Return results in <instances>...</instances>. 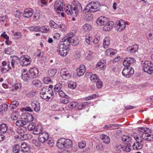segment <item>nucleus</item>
<instances>
[{
  "mask_svg": "<svg viewBox=\"0 0 153 153\" xmlns=\"http://www.w3.org/2000/svg\"><path fill=\"white\" fill-rule=\"evenodd\" d=\"M121 140L123 142L127 145V146H124L120 144L117 146L115 148L117 151L120 152L125 150L126 152H130L131 150L130 147L131 146V137L128 135H124L122 137Z\"/></svg>",
  "mask_w": 153,
  "mask_h": 153,
  "instance_id": "nucleus-1",
  "label": "nucleus"
},
{
  "mask_svg": "<svg viewBox=\"0 0 153 153\" xmlns=\"http://www.w3.org/2000/svg\"><path fill=\"white\" fill-rule=\"evenodd\" d=\"M62 41L68 47L70 44L73 46H77L79 42L77 37L74 36L73 33L67 34L62 39Z\"/></svg>",
  "mask_w": 153,
  "mask_h": 153,
  "instance_id": "nucleus-2",
  "label": "nucleus"
},
{
  "mask_svg": "<svg viewBox=\"0 0 153 153\" xmlns=\"http://www.w3.org/2000/svg\"><path fill=\"white\" fill-rule=\"evenodd\" d=\"M138 131L140 137L144 140L148 141L153 140V135L148 134L150 130L148 128L140 127L138 128Z\"/></svg>",
  "mask_w": 153,
  "mask_h": 153,
  "instance_id": "nucleus-3",
  "label": "nucleus"
},
{
  "mask_svg": "<svg viewBox=\"0 0 153 153\" xmlns=\"http://www.w3.org/2000/svg\"><path fill=\"white\" fill-rule=\"evenodd\" d=\"M69 51V47L63 41L59 43L57 48V52L62 56H66Z\"/></svg>",
  "mask_w": 153,
  "mask_h": 153,
  "instance_id": "nucleus-4",
  "label": "nucleus"
},
{
  "mask_svg": "<svg viewBox=\"0 0 153 153\" xmlns=\"http://www.w3.org/2000/svg\"><path fill=\"white\" fill-rule=\"evenodd\" d=\"M53 94V91L48 89L47 87H44L42 88L40 94L41 97L47 101H49V100L52 99V96Z\"/></svg>",
  "mask_w": 153,
  "mask_h": 153,
  "instance_id": "nucleus-5",
  "label": "nucleus"
},
{
  "mask_svg": "<svg viewBox=\"0 0 153 153\" xmlns=\"http://www.w3.org/2000/svg\"><path fill=\"white\" fill-rule=\"evenodd\" d=\"M99 4L94 1L89 2L86 6L84 11L86 12H94L98 11L99 10Z\"/></svg>",
  "mask_w": 153,
  "mask_h": 153,
  "instance_id": "nucleus-6",
  "label": "nucleus"
},
{
  "mask_svg": "<svg viewBox=\"0 0 153 153\" xmlns=\"http://www.w3.org/2000/svg\"><path fill=\"white\" fill-rule=\"evenodd\" d=\"M143 70L144 72L151 74L152 72L153 64L150 61H142L141 62Z\"/></svg>",
  "mask_w": 153,
  "mask_h": 153,
  "instance_id": "nucleus-7",
  "label": "nucleus"
},
{
  "mask_svg": "<svg viewBox=\"0 0 153 153\" xmlns=\"http://www.w3.org/2000/svg\"><path fill=\"white\" fill-rule=\"evenodd\" d=\"M32 61L31 58L28 56L25 55H22L20 58V65L22 66H25L29 65Z\"/></svg>",
  "mask_w": 153,
  "mask_h": 153,
  "instance_id": "nucleus-8",
  "label": "nucleus"
},
{
  "mask_svg": "<svg viewBox=\"0 0 153 153\" xmlns=\"http://www.w3.org/2000/svg\"><path fill=\"white\" fill-rule=\"evenodd\" d=\"M134 69L130 66L125 67L123 69L122 74L123 76L126 78H129L134 74Z\"/></svg>",
  "mask_w": 153,
  "mask_h": 153,
  "instance_id": "nucleus-9",
  "label": "nucleus"
},
{
  "mask_svg": "<svg viewBox=\"0 0 153 153\" xmlns=\"http://www.w3.org/2000/svg\"><path fill=\"white\" fill-rule=\"evenodd\" d=\"M64 10L68 15H71L73 17L77 16V12H74L73 6L71 4H66L65 5Z\"/></svg>",
  "mask_w": 153,
  "mask_h": 153,
  "instance_id": "nucleus-10",
  "label": "nucleus"
},
{
  "mask_svg": "<svg viewBox=\"0 0 153 153\" xmlns=\"http://www.w3.org/2000/svg\"><path fill=\"white\" fill-rule=\"evenodd\" d=\"M62 87V83L60 82L58 83L55 85L54 88V91L56 93H58L60 97H64L67 95H66L62 91H60Z\"/></svg>",
  "mask_w": 153,
  "mask_h": 153,
  "instance_id": "nucleus-11",
  "label": "nucleus"
},
{
  "mask_svg": "<svg viewBox=\"0 0 153 153\" xmlns=\"http://www.w3.org/2000/svg\"><path fill=\"white\" fill-rule=\"evenodd\" d=\"M54 9L58 14H59L61 12L63 11V3L60 0H57L55 3Z\"/></svg>",
  "mask_w": 153,
  "mask_h": 153,
  "instance_id": "nucleus-12",
  "label": "nucleus"
},
{
  "mask_svg": "<svg viewBox=\"0 0 153 153\" xmlns=\"http://www.w3.org/2000/svg\"><path fill=\"white\" fill-rule=\"evenodd\" d=\"M74 11L75 12H77V16L79 13L82 11V8L81 4L77 1H73L72 2Z\"/></svg>",
  "mask_w": 153,
  "mask_h": 153,
  "instance_id": "nucleus-13",
  "label": "nucleus"
},
{
  "mask_svg": "<svg viewBox=\"0 0 153 153\" xmlns=\"http://www.w3.org/2000/svg\"><path fill=\"white\" fill-rule=\"evenodd\" d=\"M22 79L24 81L29 82L32 79L27 69L23 70L21 75Z\"/></svg>",
  "mask_w": 153,
  "mask_h": 153,
  "instance_id": "nucleus-14",
  "label": "nucleus"
},
{
  "mask_svg": "<svg viewBox=\"0 0 153 153\" xmlns=\"http://www.w3.org/2000/svg\"><path fill=\"white\" fill-rule=\"evenodd\" d=\"M49 137V135L46 132H41L39 136V140L41 143H43L47 141Z\"/></svg>",
  "mask_w": 153,
  "mask_h": 153,
  "instance_id": "nucleus-15",
  "label": "nucleus"
},
{
  "mask_svg": "<svg viewBox=\"0 0 153 153\" xmlns=\"http://www.w3.org/2000/svg\"><path fill=\"white\" fill-rule=\"evenodd\" d=\"M116 29L119 31L124 30L126 27V23L123 20H120L119 22L115 24Z\"/></svg>",
  "mask_w": 153,
  "mask_h": 153,
  "instance_id": "nucleus-16",
  "label": "nucleus"
},
{
  "mask_svg": "<svg viewBox=\"0 0 153 153\" xmlns=\"http://www.w3.org/2000/svg\"><path fill=\"white\" fill-rule=\"evenodd\" d=\"M21 150L18 153H26L30 151V148L29 145L26 143L23 142L21 145Z\"/></svg>",
  "mask_w": 153,
  "mask_h": 153,
  "instance_id": "nucleus-17",
  "label": "nucleus"
},
{
  "mask_svg": "<svg viewBox=\"0 0 153 153\" xmlns=\"http://www.w3.org/2000/svg\"><path fill=\"white\" fill-rule=\"evenodd\" d=\"M61 76L62 78L65 80L69 79L71 76V74L66 68L62 69L61 70Z\"/></svg>",
  "mask_w": 153,
  "mask_h": 153,
  "instance_id": "nucleus-18",
  "label": "nucleus"
},
{
  "mask_svg": "<svg viewBox=\"0 0 153 153\" xmlns=\"http://www.w3.org/2000/svg\"><path fill=\"white\" fill-rule=\"evenodd\" d=\"M39 72L38 69L36 67L31 68L29 71V74L32 79L37 77L38 76Z\"/></svg>",
  "mask_w": 153,
  "mask_h": 153,
  "instance_id": "nucleus-19",
  "label": "nucleus"
},
{
  "mask_svg": "<svg viewBox=\"0 0 153 153\" xmlns=\"http://www.w3.org/2000/svg\"><path fill=\"white\" fill-rule=\"evenodd\" d=\"M34 11L33 9L31 8H28L26 9L23 13V15L24 17L27 18H29L31 17L33 14Z\"/></svg>",
  "mask_w": 153,
  "mask_h": 153,
  "instance_id": "nucleus-20",
  "label": "nucleus"
},
{
  "mask_svg": "<svg viewBox=\"0 0 153 153\" xmlns=\"http://www.w3.org/2000/svg\"><path fill=\"white\" fill-rule=\"evenodd\" d=\"M135 62V59L132 57H128L126 58L123 62V64L125 67L130 66L131 64Z\"/></svg>",
  "mask_w": 153,
  "mask_h": 153,
  "instance_id": "nucleus-21",
  "label": "nucleus"
},
{
  "mask_svg": "<svg viewBox=\"0 0 153 153\" xmlns=\"http://www.w3.org/2000/svg\"><path fill=\"white\" fill-rule=\"evenodd\" d=\"M23 119L26 121V122L29 123L33 121L34 120V117L33 115L29 113H25L23 114L22 116Z\"/></svg>",
  "mask_w": 153,
  "mask_h": 153,
  "instance_id": "nucleus-22",
  "label": "nucleus"
},
{
  "mask_svg": "<svg viewBox=\"0 0 153 153\" xmlns=\"http://www.w3.org/2000/svg\"><path fill=\"white\" fill-rule=\"evenodd\" d=\"M107 22V18L105 17L101 16L97 19L96 23L98 25L102 26L105 25Z\"/></svg>",
  "mask_w": 153,
  "mask_h": 153,
  "instance_id": "nucleus-23",
  "label": "nucleus"
},
{
  "mask_svg": "<svg viewBox=\"0 0 153 153\" xmlns=\"http://www.w3.org/2000/svg\"><path fill=\"white\" fill-rule=\"evenodd\" d=\"M86 70L85 66L83 65H81L79 68L76 69L77 75L79 76L83 75L85 73Z\"/></svg>",
  "mask_w": 153,
  "mask_h": 153,
  "instance_id": "nucleus-24",
  "label": "nucleus"
},
{
  "mask_svg": "<svg viewBox=\"0 0 153 153\" xmlns=\"http://www.w3.org/2000/svg\"><path fill=\"white\" fill-rule=\"evenodd\" d=\"M31 105L32 108L35 111L38 112L40 110V104L37 101H33L31 103Z\"/></svg>",
  "mask_w": 153,
  "mask_h": 153,
  "instance_id": "nucleus-25",
  "label": "nucleus"
},
{
  "mask_svg": "<svg viewBox=\"0 0 153 153\" xmlns=\"http://www.w3.org/2000/svg\"><path fill=\"white\" fill-rule=\"evenodd\" d=\"M11 62V65L13 68H14V64H17L19 62H20V58L17 56H12L10 57Z\"/></svg>",
  "mask_w": 153,
  "mask_h": 153,
  "instance_id": "nucleus-26",
  "label": "nucleus"
},
{
  "mask_svg": "<svg viewBox=\"0 0 153 153\" xmlns=\"http://www.w3.org/2000/svg\"><path fill=\"white\" fill-rule=\"evenodd\" d=\"M43 130L42 126L40 125H38L35 126L33 130H32L33 134H39Z\"/></svg>",
  "mask_w": 153,
  "mask_h": 153,
  "instance_id": "nucleus-27",
  "label": "nucleus"
},
{
  "mask_svg": "<svg viewBox=\"0 0 153 153\" xmlns=\"http://www.w3.org/2000/svg\"><path fill=\"white\" fill-rule=\"evenodd\" d=\"M64 138H62L59 139L56 142L57 146L59 148L64 149Z\"/></svg>",
  "mask_w": 153,
  "mask_h": 153,
  "instance_id": "nucleus-28",
  "label": "nucleus"
},
{
  "mask_svg": "<svg viewBox=\"0 0 153 153\" xmlns=\"http://www.w3.org/2000/svg\"><path fill=\"white\" fill-rule=\"evenodd\" d=\"M114 24V23L112 21L108 22L104 27L103 30L105 31H110L112 28L113 25Z\"/></svg>",
  "mask_w": 153,
  "mask_h": 153,
  "instance_id": "nucleus-29",
  "label": "nucleus"
},
{
  "mask_svg": "<svg viewBox=\"0 0 153 153\" xmlns=\"http://www.w3.org/2000/svg\"><path fill=\"white\" fill-rule=\"evenodd\" d=\"M65 148L69 149L72 146L73 144L72 141L69 139H66L64 138Z\"/></svg>",
  "mask_w": 153,
  "mask_h": 153,
  "instance_id": "nucleus-30",
  "label": "nucleus"
},
{
  "mask_svg": "<svg viewBox=\"0 0 153 153\" xmlns=\"http://www.w3.org/2000/svg\"><path fill=\"white\" fill-rule=\"evenodd\" d=\"M8 128V126L6 124L3 123L0 124V133L1 134L6 133Z\"/></svg>",
  "mask_w": 153,
  "mask_h": 153,
  "instance_id": "nucleus-31",
  "label": "nucleus"
},
{
  "mask_svg": "<svg viewBox=\"0 0 153 153\" xmlns=\"http://www.w3.org/2000/svg\"><path fill=\"white\" fill-rule=\"evenodd\" d=\"M110 38L108 37H106L103 40V47L105 49L107 48L110 45Z\"/></svg>",
  "mask_w": 153,
  "mask_h": 153,
  "instance_id": "nucleus-32",
  "label": "nucleus"
},
{
  "mask_svg": "<svg viewBox=\"0 0 153 153\" xmlns=\"http://www.w3.org/2000/svg\"><path fill=\"white\" fill-rule=\"evenodd\" d=\"M100 138L103 140V143L105 144H108L110 142L109 137L106 135L102 134L100 136Z\"/></svg>",
  "mask_w": 153,
  "mask_h": 153,
  "instance_id": "nucleus-33",
  "label": "nucleus"
},
{
  "mask_svg": "<svg viewBox=\"0 0 153 153\" xmlns=\"http://www.w3.org/2000/svg\"><path fill=\"white\" fill-rule=\"evenodd\" d=\"M2 68L0 71L3 74L6 73L9 71V70L11 69V67L10 66V63L7 64L6 65H5Z\"/></svg>",
  "mask_w": 153,
  "mask_h": 153,
  "instance_id": "nucleus-34",
  "label": "nucleus"
},
{
  "mask_svg": "<svg viewBox=\"0 0 153 153\" xmlns=\"http://www.w3.org/2000/svg\"><path fill=\"white\" fill-rule=\"evenodd\" d=\"M32 85L37 88H40L42 85V82L39 80L34 79L32 82Z\"/></svg>",
  "mask_w": 153,
  "mask_h": 153,
  "instance_id": "nucleus-35",
  "label": "nucleus"
},
{
  "mask_svg": "<svg viewBox=\"0 0 153 153\" xmlns=\"http://www.w3.org/2000/svg\"><path fill=\"white\" fill-rule=\"evenodd\" d=\"M138 47L136 45H134L133 46V47H128L127 49V51L130 52L131 53H134L137 51L138 49Z\"/></svg>",
  "mask_w": 153,
  "mask_h": 153,
  "instance_id": "nucleus-36",
  "label": "nucleus"
},
{
  "mask_svg": "<svg viewBox=\"0 0 153 153\" xmlns=\"http://www.w3.org/2000/svg\"><path fill=\"white\" fill-rule=\"evenodd\" d=\"M49 26L45 25L42 27H40L39 31L42 33H47L49 31Z\"/></svg>",
  "mask_w": 153,
  "mask_h": 153,
  "instance_id": "nucleus-37",
  "label": "nucleus"
},
{
  "mask_svg": "<svg viewBox=\"0 0 153 153\" xmlns=\"http://www.w3.org/2000/svg\"><path fill=\"white\" fill-rule=\"evenodd\" d=\"M8 105L6 104L1 105L0 106V113H3L7 111L8 109Z\"/></svg>",
  "mask_w": 153,
  "mask_h": 153,
  "instance_id": "nucleus-38",
  "label": "nucleus"
},
{
  "mask_svg": "<svg viewBox=\"0 0 153 153\" xmlns=\"http://www.w3.org/2000/svg\"><path fill=\"white\" fill-rule=\"evenodd\" d=\"M19 105V102L17 101H13L9 106L11 109H14L17 107Z\"/></svg>",
  "mask_w": 153,
  "mask_h": 153,
  "instance_id": "nucleus-39",
  "label": "nucleus"
},
{
  "mask_svg": "<svg viewBox=\"0 0 153 153\" xmlns=\"http://www.w3.org/2000/svg\"><path fill=\"white\" fill-rule=\"evenodd\" d=\"M26 121L20 120H18L16 122V125L18 126H23L26 124Z\"/></svg>",
  "mask_w": 153,
  "mask_h": 153,
  "instance_id": "nucleus-40",
  "label": "nucleus"
},
{
  "mask_svg": "<svg viewBox=\"0 0 153 153\" xmlns=\"http://www.w3.org/2000/svg\"><path fill=\"white\" fill-rule=\"evenodd\" d=\"M99 79L96 74H92L90 77V80L92 82H95Z\"/></svg>",
  "mask_w": 153,
  "mask_h": 153,
  "instance_id": "nucleus-41",
  "label": "nucleus"
},
{
  "mask_svg": "<svg viewBox=\"0 0 153 153\" xmlns=\"http://www.w3.org/2000/svg\"><path fill=\"white\" fill-rule=\"evenodd\" d=\"M48 74L50 76L53 77L57 72V70L56 69H51L48 70Z\"/></svg>",
  "mask_w": 153,
  "mask_h": 153,
  "instance_id": "nucleus-42",
  "label": "nucleus"
},
{
  "mask_svg": "<svg viewBox=\"0 0 153 153\" xmlns=\"http://www.w3.org/2000/svg\"><path fill=\"white\" fill-rule=\"evenodd\" d=\"M91 28V25L89 24H86L83 26V29L85 32L90 30Z\"/></svg>",
  "mask_w": 153,
  "mask_h": 153,
  "instance_id": "nucleus-43",
  "label": "nucleus"
},
{
  "mask_svg": "<svg viewBox=\"0 0 153 153\" xmlns=\"http://www.w3.org/2000/svg\"><path fill=\"white\" fill-rule=\"evenodd\" d=\"M27 130L26 128L24 126H22L17 128L16 131L18 133L22 134L25 132Z\"/></svg>",
  "mask_w": 153,
  "mask_h": 153,
  "instance_id": "nucleus-44",
  "label": "nucleus"
},
{
  "mask_svg": "<svg viewBox=\"0 0 153 153\" xmlns=\"http://www.w3.org/2000/svg\"><path fill=\"white\" fill-rule=\"evenodd\" d=\"M13 50L11 47L6 48L4 50L5 53L7 54H11L13 53Z\"/></svg>",
  "mask_w": 153,
  "mask_h": 153,
  "instance_id": "nucleus-45",
  "label": "nucleus"
},
{
  "mask_svg": "<svg viewBox=\"0 0 153 153\" xmlns=\"http://www.w3.org/2000/svg\"><path fill=\"white\" fill-rule=\"evenodd\" d=\"M19 116V113L18 112H15L13 113L11 118L13 120H17Z\"/></svg>",
  "mask_w": 153,
  "mask_h": 153,
  "instance_id": "nucleus-46",
  "label": "nucleus"
},
{
  "mask_svg": "<svg viewBox=\"0 0 153 153\" xmlns=\"http://www.w3.org/2000/svg\"><path fill=\"white\" fill-rule=\"evenodd\" d=\"M19 150H21L19 145H15L13 147V152L14 153H18Z\"/></svg>",
  "mask_w": 153,
  "mask_h": 153,
  "instance_id": "nucleus-47",
  "label": "nucleus"
},
{
  "mask_svg": "<svg viewBox=\"0 0 153 153\" xmlns=\"http://www.w3.org/2000/svg\"><path fill=\"white\" fill-rule=\"evenodd\" d=\"M49 24L52 27L54 28H57L59 27V25L53 20H51L50 21Z\"/></svg>",
  "mask_w": 153,
  "mask_h": 153,
  "instance_id": "nucleus-48",
  "label": "nucleus"
},
{
  "mask_svg": "<svg viewBox=\"0 0 153 153\" xmlns=\"http://www.w3.org/2000/svg\"><path fill=\"white\" fill-rule=\"evenodd\" d=\"M29 30L37 32L39 31L40 27L39 26H30L29 27Z\"/></svg>",
  "mask_w": 153,
  "mask_h": 153,
  "instance_id": "nucleus-49",
  "label": "nucleus"
},
{
  "mask_svg": "<svg viewBox=\"0 0 153 153\" xmlns=\"http://www.w3.org/2000/svg\"><path fill=\"white\" fill-rule=\"evenodd\" d=\"M36 125V124L33 122L30 123L27 126L28 130L30 131H32L33 128L34 129V128H35Z\"/></svg>",
  "mask_w": 153,
  "mask_h": 153,
  "instance_id": "nucleus-50",
  "label": "nucleus"
},
{
  "mask_svg": "<svg viewBox=\"0 0 153 153\" xmlns=\"http://www.w3.org/2000/svg\"><path fill=\"white\" fill-rule=\"evenodd\" d=\"M86 146V142L85 141L79 142L78 143V147L80 149H83Z\"/></svg>",
  "mask_w": 153,
  "mask_h": 153,
  "instance_id": "nucleus-51",
  "label": "nucleus"
},
{
  "mask_svg": "<svg viewBox=\"0 0 153 153\" xmlns=\"http://www.w3.org/2000/svg\"><path fill=\"white\" fill-rule=\"evenodd\" d=\"M85 55L86 59L89 60L93 57L92 52L91 51H89L87 52Z\"/></svg>",
  "mask_w": 153,
  "mask_h": 153,
  "instance_id": "nucleus-52",
  "label": "nucleus"
},
{
  "mask_svg": "<svg viewBox=\"0 0 153 153\" xmlns=\"http://www.w3.org/2000/svg\"><path fill=\"white\" fill-rule=\"evenodd\" d=\"M69 97L68 96H66V97H63V98L60 100V102L64 104H67L69 102Z\"/></svg>",
  "mask_w": 153,
  "mask_h": 153,
  "instance_id": "nucleus-53",
  "label": "nucleus"
},
{
  "mask_svg": "<svg viewBox=\"0 0 153 153\" xmlns=\"http://www.w3.org/2000/svg\"><path fill=\"white\" fill-rule=\"evenodd\" d=\"M143 140H144V139H143L142 138V139L140 140L139 139L138 140H137V145L139 146L138 147L139 149H141L143 147V145L142 143L143 141Z\"/></svg>",
  "mask_w": 153,
  "mask_h": 153,
  "instance_id": "nucleus-54",
  "label": "nucleus"
},
{
  "mask_svg": "<svg viewBox=\"0 0 153 153\" xmlns=\"http://www.w3.org/2000/svg\"><path fill=\"white\" fill-rule=\"evenodd\" d=\"M43 81L46 84H48L52 82L50 78L48 77L44 78L43 79Z\"/></svg>",
  "mask_w": 153,
  "mask_h": 153,
  "instance_id": "nucleus-55",
  "label": "nucleus"
},
{
  "mask_svg": "<svg viewBox=\"0 0 153 153\" xmlns=\"http://www.w3.org/2000/svg\"><path fill=\"white\" fill-rule=\"evenodd\" d=\"M33 143L36 146H39L40 145L41 142L39 139L37 140H32Z\"/></svg>",
  "mask_w": 153,
  "mask_h": 153,
  "instance_id": "nucleus-56",
  "label": "nucleus"
},
{
  "mask_svg": "<svg viewBox=\"0 0 153 153\" xmlns=\"http://www.w3.org/2000/svg\"><path fill=\"white\" fill-rule=\"evenodd\" d=\"M98 97V95L97 94H94L85 97V99L86 100H89L90 99H93Z\"/></svg>",
  "mask_w": 153,
  "mask_h": 153,
  "instance_id": "nucleus-57",
  "label": "nucleus"
},
{
  "mask_svg": "<svg viewBox=\"0 0 153 153\" xmlns=\"http://www.w3.org/2000/svg\"><path fill=\"white\" fill-rule=\"evenodd\" d=\"M60 30L61 31L64 32H65L66 29V27L64 24H61L60 25H59V27Z\"/></svg>",
  "mask_w": 153,
  "mask_h": 153,
  "instance_id": "nucleus-58",
  "label": "nucleus"
},
{
  "mask_svg": "<svg viewBox=\"0 0 153 153\" xmlns=\"http://www.w3.org/2000/svg\"><path fill=\"white\" fill-rule=\"evenodd\" d=\"M102 82L99 79L96 82V86L98 88H100L102 87Z\"/></svg>",
  "mask_w": 153,
  "mask_h": 153,
  "instance_id": "nucleus-59",
  "label": "nucleus"
},
{
  "mask_svg": "<svg viewBox=\"0 0 153 153\" xmlns=\"http://www.w3.org/2000/svg\"><path fill=\"white\" fill-rule=\"evenodd\" d=\"M36 91H32L26 94V96L27 97H32L36 94Z\"/></svg>",
  "mask_w": 153,
  "mask_h": 153,
  "instance_id": "nucleus-60",
  "label": "nucleus"
},
{
  "mask_svg": "<svg viewBox=\"0 0 153 153\" xmlns=\"http://www.w3.org/2000/svg\"><path fill=\"white\" fill-rule=\"evenodd\" d=\"M21 14L22 12L20 11L19 10H16L15 12L14 15L16 17L20 18Z\"/></svg>",
  "mask_w": 153,
  "mask_h": 153,
  "instance_id": "nucleus-61",
  "label": "nucleus"
},
{
  "mask_svg": "<svg viewBox=\"0 0 153 153\" xmlns=\"http://www.w3.org/2000/svg\"><path fill=\"white\" fill-rule=\"evenodd\" d=\"M68 87L74 89L76 87V83L73 82L70 83L68 85Z\"/></svg>",
  "mask_w": 153,
  "mask_h": 153,
  "instance_id": "nucleus-62",
  "label": "nucleus"
},
{
  "mask_svg": "<svg viewBox=\"0 0 153 153\" xmlns=\"http://www.w3.org/2000/svg\"><path fill=\"white\" fill-rule=\"evenodd\" d=\"M40 17V13H36L33 16V19L34 20H37L39 19Z\"/></svg>",
  "mask_w": 153,
  "mask_h": 153,
  "instance_id": "nucleus-63",
  "label": "nucleus"
},
{
  "mask_svg": "<svg viewBox=\"0 0 153 153\" xmlns=\"http://www.w3.org/2000/svg\"><path fill=\"white\" fill-rule=\"evenodd\" d=\"M81 56L80 52L79 51H76L75 52V57L76 58L78 59L80 58Z\"/></svg>",
  "mask_w": 153,
  "mask_h": 153,
  "instance_id": "nucleus-64",
  "label": "nucleus"
}]
</instances>
